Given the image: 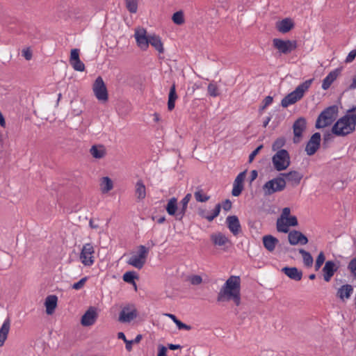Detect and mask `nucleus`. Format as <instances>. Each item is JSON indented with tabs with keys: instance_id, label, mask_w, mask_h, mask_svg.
Here are the masks:
<instances>
[{
	"instance_id": "ea45409f",
	"label": "nucleus",
	"mask_w": 356,
	"mask_h": 356,
	"mask_svg": "<svg viewBox=\"0 0 356 356\" xmlns=\"http://www.w3.org/2000/svg\"><path fill=\"white\" fill-rule=\"evenodd\" d=\"M172 22L177 25H181L184 23V15L182 10L175 12L172 17Z\"/></svg>"
},
{
	"instance_id": "a18cd8bd",
	"label": "nucleus",
	"mask_w": 356,
	"mask_h": 356,
	"mask_svg": "<svg viewBox=\"0 0 356 356\" xmlns=\"http://www.w3.org/2000/svg\"><path fill=\"white\" fill-rule=\"evenodd\" d=\"M277 230L279 232L282 233H288L289 229V225L286 222H284L282 220L278 219L277 221Z\"/></svg>"
},
{
	"instance_id": "2f4dec72",
	"label": "nucleus",
	"mask_w": 356,
	"mask_h": 356,
	"mask_svg": "<svg viewBox=\"0 0 356 356\" xmlns=\"http://www.w3.org/2000/svg\"><path fill=\"white\" fill-rule=\"evenodd\" d=\"M149 44L160 54L164 52L163 42H161V39L159 35L155 34L150 35Z\"/></svg>"
},
{
	"instance_id": "c03bdc74",
	"label": "nucleus",
	"mask_w": 356,
	"mask_h": 356,
	"mask_svg": "<svg viewBox=\"0 0 356 356\" xmlns=\"http://www.w3.org/2000/svg\"><path fill=\"white\" fill-rule=\"evenodd\" d=\"M207 91L208 94L213 97H216L220 95L217 85L213 83H210L208 85Z\"/></svg>"
},
{
	"instance_id": "2eb2a0df",
	"label": "nucleus",
	"mask_w": 356,
	"mask_h": 356,
	"mask_svg": "<svg viewBox=\"0 0 356 356\" xmlns=\"http://www.w3.org/2000/svg\"><path fill=\"white\" fill-rule=\"evenodd\" d=\"M339 268V266L332 260L325 261L322 269L324 280L327 282H330L334 273L338 270Z\"/></svg>"
},
{
	"instance_id": "49530a36",
	"label": "nucleus",
	"mask_w": 356,
	"mask_h": 356,
	"mask_svg": "<svg viewBox=\"0 0 356 356\" xmlns=\"http://www.w3.org/2000/svg\"><path fill=\"white\" fill-rule=\"evenodd\" d=\"M70 65L72 66L74 70L79 71V72H83L86 69L85 65L80 60H76L73 62L70 63Z\"/></svg>"
},
{
	"instance_id": "13d9d810",
	"label": "nucleus",
	"mask_w": 356,
	"mask_h": 356,
	"mask_svg": "<svg viewBox=\"0 0 356 356\" xmlns=\"http://www.w3.org/2000/svg\"><path fill=\"white\" fill-rule=\"evenodd\" d=\"M190 282L193 285H199L202 282V278L200 275H194L190 277Z\"/></svg>"
},
{
	"instance_id": "f3484780",
	"label": "nucleus",
	"mask_w": 356,
	"mask_h": 356,
	"mask_svg": "<svg viewBox=\"0 0 356 356\" xmlns=\"http://www.w3.org/2000/svg\"><path fill=\"white\" fill-rule=\"evenodd\" d=\"M226 223L229 231L234 236H237L242 231L238 218L236 216H229L226 218Z\"/></svg>"
},
{
	"instance_id": "b1692460",
	"label": "nucleus",
	"mask_w": 356,
	"mask_h": 356,
	"mask_svg": "<svg viewBox=\"0 0 356 356\" xmlns=\"http://www.w3.org/2000/svg\"><path fill=\"white\" fill-rule=\"evenodd\" d=\"M294 26L293 21L290 18H285L277 23V29L282 33L289 32Z\"/></svg>"
},
{
	"instance_id": "4468645a",
	"label": "nucleus",
	"mask_w": 356,
	"mask_h": 356,
	"mask_svg": "<svg viewBox=\"0 0 356 356\" xmlns=\"http://www.w3.org/2000/svg\"><path fill=\"white\" fill-rule=\"evenodd\" d=\"M97 317L98 314L97 308L95 307H90L81 316V324L85 327L91 326L95 324Z\"/></svg>"
},
{
	"instance_id": "c9c22d12",
	"label": "nucleus",
	"mask_w": 356,
	"mask_h": 356,
	"mask_svg": "<svg viewBox=\"0 0 356 356\" xmlns=\"http://www.w3.org/2000/svg\"><path fill=\"white\" fill-rule=\"evenodd\" d=\"M299 253L302 256L303 263L307 267H311L313 264L314 259L311 254L305 250L304 249H300Z\"/></svg>"
},
{
	"instance_id": "37998d69",
	"label": "nucleus",
	"mask_w": 356,
	"mask_h": 356,
	"mask_svg": "<svg viewBox=\"0 0 356 356\" xmlns=\"http://www.w3.org/2000/svg\"><path fill=\"white\" fill-rule=\"evenodd\" d=\"M126 7L131 13H136L138 10V0H126Z\"/></svg>"
},
{
	"instance_id": "774afa93",
	"label": "nucleus",
	"mask_w": 356,
	"mask_h": 356,
	"mask_svg": "<svg viewBox=\"0 0 356 356\" xmlns=\"http://www.w3.org/2000/svg\"><path fill=\"white\" fill-rule=\"evenodd\" d=\"M356 88V75L353 79L352 83L349 86V90H355Z\"/></svg>"
},
{
	"instance_id": "f257e3e1",
	"label": "nucleus",
	"mask_w": 356,
	"mask_h": 356,
	"mask_svg": "<svg viewBox=\"0 0 356 356\" xmlns=\"http://www.w3.org/2000/svg\"><path fill=\"white\" fill-rule=\"evenodd\" d=\"M216 300L218 302L232 300L236 306H239L241 303V277L231 275L220 289Z\"/></svg>"
},
{
	"instance_id": "8fccbe9b",
	"label": "nucleus",
	"mask_w": 356,
	"mask_h": 356,
	"mask_svg": "<svg viewBox=\"0 0 356 356\" xmlns=\"http://www.w3.org/2000/svg\"><path fill=\"white\" fill-rule=\"evenodd\" d=\"M220 209H221V204L218 203L216 205L212 213L208 217V221L211 222L213 220L214 218H216L217 216H218L220 214Z\"/></svg>"
},
{
	"instance_id": "c756f323",
	"label": "nucleus",
	"mask_w": 356,
	"mask_h": 356,
	"mask_svg": "<svg viewBox=\"0 0 356 356\" xmlns=\"http://www.w3.org/2000/svg\"><path fill=\"white\" fill-rule=\"evenodd\" d=\"M211 239L214 245L218 246L225 245L227 242H229L228 238L221 232L211 234Z\"/></svg>"
},
{
	"instance_id": "7c9ffc66",
	"label": "nucleus",
	"mask_w": 356,
	"mask_h": 356,
	"mask_svg": "<svg viewBox=\"0 0 356 356\" xmlns=\"http://www.w3.org/2000/svg\"><path fill=\"white\" fill-rule=\"evenodd\" d=\"M135 188V193L137 199L139 200L145 199L146 196V188L143 180H138Z\"/></svg>"
},
{
	"instance_id": "4c0bfd02",
	"label": "nucleus",
	"mask_w": 356,
	"mask_h": 356,
	"mask_svg": "<svg viewBox=\"0 0 356 356\" xmlns=\"http://www.w3.org/2000/svg\"><path fill=\"white\" fill-rule=\"evenodd\" d=\"M334 134L332 133V128L331 131H326L323 134L322 147L323 149H327L330 146V143L333 141Z\"/></svg>"
},
{
	"instance_id": "6e6552de",
	"label": "nucleus",
	"mask_w": 356,
	"mask_h": 356,
	"mask_svg": "<svg viewBox=\"0 0 356 356\" xmlns=\"http://www.w3.org/2000/svg\"><path fill=\"white\" fill-rule=\"evenodd\" d=\"M92 90L96 98L102 102H106L108 99V95L106 86L101 76H98L92 86Z\"/></svg>"
},
{
	"instance_id": "bf43d9fd",
	"label": "nucleus",
	"mask_w": 356,
	"mask_h": 356,
	"mask_svg": "<svg viewBox=\"0 0 356 356\" xmlns=\"http://www.w3.org/2000/svg\"><path fill=\"white\" fill-rule=\"evenodd\" d=\"M232 202L230 201V200L229 199H227L225 200V201L222 202V203L221 204V207H222V209L225 211H229L231 209H232Z\"/></svg>"
},
{
	"instance_id": "6e6d98bb",
	"label": "nucleus",
	"mask_w": 356,
	"mask_h": 356,
	"mask_svg": "<svg viewBox=\"0 0 356 356\" xmlns=\"http://www.w3.org/2000/svg\"><path fill=\"white\" fill-rule=\"evenodd\" d=\"M287 225L291 227H295L298 225V219L295 216H290L286 218Z\"/></svg>"
},
{
	"instance_id": "5fc2aeb1",
	"label": "nucleus",
	"mask_w": 356,
	"mask_h": 356,
	"mask_svg": "<svg viewBox=\"0 0 356 356\" xmlns=\"http://www.w3.org/2000/svg\"><path fill=\"white\" fill-rule=\"evenodd\" d=\"M263 147V145H260L250 153L248 158L249 163H252L253 161L254 157L259 153Z\"/></svg>"
},
{
	"instance_id": "cd10ccee",
	"label": "nucleus",
	"mask_w": 356,
	"mask_h": 356,
	"mask_svg": "<svg viewBox=\"0 0 356 356\" xmlns=\"http://www.w3.org/2000/svg\"><path fill=\"white\" fill-rule=\"evenodd\" d=\"M178 98V95L176 92V86L175 83L172 85L170 88L169 94H168V109L171 111L175 108V101Z\"/></svg>"
},
{
	"instance_id": "09e8293b",
	"label": "nucleus",
	"mask_w": 356,
	"mask_h": 356,
	"mask_svg": "<svg viewBox=\"0 0 356 356\" xmlns=\"http://www.w3.org/2000/svg\"><path fill=\"white\" fill-rule=\"evenodd\" d=\"M148 252V248H147L145 245H140L138 246V254L137 256H138L146 262Z\"/></svg>"
},
{
	"instance_id": "338daca9",
	"label": "nucleus",
	"mask_w": 356,
	"mask_h": 356,
	"mask_svg": "<svg viewBox=\"0 0 356 356\" xmlns=\"http://www.w3.org/2000/svg\"><path fill=\"white\" fill-rule=\"evenodd\" d=\"M258 176V172L256 170H253L251 171L250 172V182H252L254 180H255L257 179Z\"/></svg>"
},
{
	"instance_id": "e433bc0d",
	"label": "nucleus",
	"mask_w": 356,
	"mask_h": 356,
	"mask_svg": "<svg viewBox=\"0 0 356 356\" xmlns=\"http://www.w3.org/2000/svg\"><path fill=\"white\" fill-rule=\"evenodd\" d=\"M128 264L138 269H141L144 266L145 261L143 260L141 258H140L138 256L134 255L129 259V260L128 261Z\"/></svg>"
},
{
	"instance_id": "de8ad7c7",
	"label": "nucleus",
	"mask_w": 356,
	"mask_h": 356,
	"mask_svg": "<svg viewBox=\"0 0 356 356\" xmlns=\"http://www.w3.org/2000/svg\"><path fill=\"white\" fill-rule=\"evenodd\" d=\"M325 260V257L323 252H320L315 262V270H318Z\"/></svg>"
},
{
	"instance_id": "f8f14e48",
	"label": "nucleus",
	"mask_w": 356,
	"mask_h": 356,
	"mask_svg": "<svg viewBox=\"0 0 356 356\" xmlns=\"http://www.w3.org/2000/svg\"><path fill=\"white\" fill-rule=\"evenodd\" d=\"M307 128V120L304 117L298 118L293 124V131L294 134L293 143H299L300 138L302 136V133Z\"/></svg>"
},
{
	"instance_id": "ddd939ff",
	"label": "nucleus",
	"mask_w": 356,
	"mask_h": 356,
	"mask_svg": "<svg viewBox=\"0 0 356 356\" xmlns=\"http://www.w3.org/2000/svg\"><path fill=\"white\" fill-rule=\"evenodd\" d=\"M138 316V312L134 305H128L122 308L119 315V321L129 323Z\"/></svg>"
},
{
	"instance_id": "5701e85b",
	"label": "nucleus",
	"mask_w": 356,
	"mask_h": 356,
	"mask_svg": "<svg viewBox=\"0 0 356 356\" xmlns=\"http://www.w3.org/2000/svg\"><path fill=\"white\" fill-rule=\"evenodd\" d=\"M58 298L55 295L48 296L44 302L46 313L49 315L52 314L57 307Z\"/></svg>"
},
{
	"instance_id": "dca6fc26",
	"label": "nucleus",
	"mask_w": 356,
	"mask_h": 356,
	"mask_svg": "<svg viewBox=\"0 0 356 356\" xmlns=\"http://www.w3.org/2000/svg\"><path fill=\"white\" fill-rule=\"evenodd\" d=\"M289 242L292 245H296L298 243L301 245H306L308 243L307 237L301 232L298 230H292L288 235Z\"/></svg>"
},
{
	"instance_id": "a19ab883",
	"label": "nucleus",
	"mask_w": 356,
	"mask_h": 356,
	"mask_svg": "<svg viewBox=\"0 0 356 356\" xmlns=\"http://www.w3.org/2000/svg\"><path fill=\"white\" fill-rule=\"evenodd\" d=\"M286 143V139L284 137H280L277 138L272 145V149L273 151H278L280 149H282V147L285 145Z\"/></svg>"
},
{
	"instance_id": "393cba45",
	"label": "nucleus",
	"mask_w": 356,
	"mask_h": 356,
	"mask_svg": "<svg viewBox=\"0 0 356 356\" xmlns=\"http://www.w3.org/2000/svg\"><path fill=\"white\" fill-rule=\"evenodd\" d=\"M90 153L93 158L101 159L106 155V149L103 145H94L90 149Z\"/></svg>"
},
{
	"instance_id": "72a5a7b5",
	"label": "nucleus",
	"mask_w": 356,
	"mask_h": 356,
	"mask_svg": "<svg viewBox=\"0 0 356 356\" xmlns=\"http://www.w3.org/2000/svg\"><path fill=\"white\" fill-rule=\"evenodd\" d=\"M101 191L103 193H106L111 191L113 188L112 179L108 177H104L101 179L100 183Z\"/></svg>"
},
{
	"instance_id": "6ab92c4d",
	"label": "nucleus",
	"mask_w": 356,
	"mask_h": 356,
	"mask_svg": "<svg viewBox=\"0 0 356 356\" xmlns=\"http://www.w3.org/2000/svg\"><path fill=\"white\" fill-rule=\"evenodd\" d=\"M353 292V287L349 284H346L339 287L337 291L336 296L342 302L349 299Z\"/></svg>"
},
{
	"instance_id": "0eeeda50",
	"label": "nucleus",
	"mask_w": 356,
	"mask_h": 356,
	"mask_svg": "<svg viewBox=\"0 0 356 356\" xmlns=\"http://www.w3.org/2000/svg\"><path fill=\"white\" fill-rule=\"evenodd\" d=\"M286 187V181L282 177H277L266 182L263 186L265 195H270L276 192L283 191Z\"/></svg>"
},
{
	"instance_id": "4d7b16f0",
	"label": "nucleus",
	"mask_w": 356,
	"mask_h": 356,
	"mask_svg": "<svg viewBox=\"0 0 356 356\" xmlns=\"http://www.w3.org/2000/svg\"><path fill=\"white\" fill-rule=\"evenodd\" d=\"M78 59H80L79 49H72L70 52V63L73 62Z\"/></svg>"
},
{
	"instance_id": "423d86ee",
	"label": "nucleus",
	"mask_w": 356,
	"mask_h": 356,
	"mask_svg": "<svg viewBox=\"0 0 356 356\" xmlns=\"http://www.w3.org/2000/svg\"><path fill=\"white\" fill-rule=\"evenodd\" d=\"M273 46L280 54L288 55L297 48L298 44L296 40L274 38Z\"/></svg>"
},
{
	"instance_id": "603ef678",
	"label": "nucleus",
	"mask_w": 356,
	"mask_h": 356,
	"mask_svg": "<svg viewBox=\"0 0 356 356\" xmlns=\"http://www.w3.org/2000/svg\"><path fill=\"white\" fill-rule=\"evenodd\" d=\"M87 280H88L87 277H84L81 278L79 282L73 284L72 289H74L75 290L81 289V288L83 287Z\"/></svg>"
},
{
	"instance_id": "a211bd4d",
	"label": "nucleus",
	"mask_w": 356,
	"mask_h": 356,
	"mask_svg": "<svg viewBox=\"0 0 356 356\" xmlns=\"http://www.w3.org/2000/svg\"><path fill=\"white\" fill-rule=\"evenodd\" d=\"M341 70L342 67H338L331 71L323 80L321 86L322 88L325 90H327L332 83L337 79L338 76L341 74Z\"/></svg>"
},
{
	"instance_id": "bb28decb",
	"label": "nucleus",
	"mask_w": 356,
	"mask_h": 356,
	"mask_svg": "<svg viewBox=\"0 0 356 356\" xmlns=\"http://www.w3.org/2000/svg\"><path fill=\"white\" fill-rule=\"evenodd\" d=\"M10 321L6 318L0 328V347L3 346L4 342L7 339L10 330Z\"/></svg>"
},
{
	"instance_id": "052dcab7",
	"label": "nucleus",
	"mask_w": 356,
	"mask_h": 356,
	"mask_svg": "<svg viewBox=\"0 0 356 356\" xmlns=\"http://www.w3.org/2000/svg\"><path fill=\"white\" fill-rule=\"evenodd\" d=\"M355 57H356V49H355L349 52V54H348V56L345 60V62L346 63H351L352 61H353L355 60Z\"/></svg>"
},
{
	"instance_id": "3c124183",
	"label": "nucleus",
	"mask_w": 356,
	"mask_h": 356,
	"mask_svg": "<svg viewBox=\"0 0 356 356\" xmlns=\"http://www.w3.org/2000/svg\"><path fill=\"white\" fill-rule=\"evenodd\" d=\"M348 269L351 273L353 277L356 279V257L350 261L348 265Z\"/></svg>"
},
{
	"instance_id": "aec40b11",
	"label": "nucleus",
	"mask_w": 356,
	"mask_h": 356,
	"mask_svg": "<svg viewBox=\"0 0 356 356\" xmlns=\"http://www.w3.org/2000/svg\"><path fill=\"white\" fill-rule=\"evenodd\" d=\"M282 272L294 281H300L302 277V271L296 267L285 266L282 268Z\"/></svg>"
},
{
	"instance_id": "9d476101",
	"label": "nucleus",
	"mask_w": 356,
	"mask_h": 356,
	"mask_svg": "<svg viewBox=\"0 0 356 356\" xmlns=\"http://www.w3.org/2000/svg\"><path fill=\"white\" fill-rule=\"evenodd\" d=\"M134 37L138 47L143 51L147 50L150 42V35H147L146 29L144 28L136 29Z\"/></svg>"
},
{
	"instance_id": "f03ea898",
	"label": "nucleus",
	"mask_w": 356,
	"mask_h": 356,
	"mask_svg": "<svg viewBox=\"0 0 356 356\" xmlns=\"http://www.w3.org/2000/svg\"><path fill=\"white\" fill-rule=\"evenodd\" d=\"M356 114H346L332 125V133L336 136L344 137L355 131Z\"/></svg>"
},
{
	"instance_id": "c85d7f7f",
	"label": "nucleus",
	"mask_w": 356,
	"mask_h": 356,
	"mask_svg": "<svg viewBox=\"0 0 356 356\" xmlns=\"http://www.w3.org/2000/svg\"><path fill=\"white\" fill-rule=\"evenodd\" d=\"M165 210L167 213L172 216H175L176 218V215L178 212V207H177V199L175 197L170 198L167 205L165 206Z\"/></svg>"
},
{
	"instance_id": "e2e57ef3",
	"label": "nucleus",
	"mask_w": 356,
	"mask_h": 356,
	"mask_svg": "<svg viewBox=\"0 0 356 356\" xmlns=\"http://www.w3.org/2000/svg\"><path fill=\"white\" fill-rule=\"evenodd\" d=\"M22 53L26 60H30L32 58V51L29 48L24 49Z\"/></svg>"
},
{
	"instance_id": "7ed1b4c3",
	"label": "nucleus",
	"mask_w": 356,
	"mask_h": 356,
	"mask_svg": "<svg viewBox=\"0 0 356 356\" xmlns=\"http://www.w3.org/2000/svg\"><path fill=\"white\" fill-rule=\"evenodd\" d=\"M312 81L313 79H311L300 83L293 91L289 93L282 99L281 106L284 108H286L302 99L304 93L311 86Z\"/></svg>"
},
{
	"instance_id": "f704fd0d",
	"label": "nucleus",
	"mask_w": 356,
	"mask_h": 356,
	"mask_svg": "<svg viewBox=\"0 0 356 356\" xmlns=\"http://www.w3.org/2000/svg\"><path fill=\"white\" fill-rule=\"evenodd\" d=\"M244 188L243 181L235 179L232 191V195L234 197L239 196Z\"/></svg>"
},
{
	"instance_id": "412c9836",
	"label": "nucleus",
	"mask_w": 356,
	"mask_h": 356,
	"mask_svg": "<svg viewBox=\"0 0 356 356\" xmlns=\"http://www.w3.org/2000/svg\"><path fill=\"white\" fill-rule=\"evenodd\" d=\"M264 247L270 252L275 250L276 245L279 243V240L270 235H265L262 238Z\"/></svg>"
},
{
	"instance_id": "864d4df0",
	"label": "nucleus",
	"mask_w": 356,
	"mask_h": 356,
	"mask_svg": "<svg viewBox=\"0 0 356 356\" xmlns=\"http://www.w3.org/2000/svg\"><path fill=\"white\" fill-rule=\"evenodd\" d=\"M273 101V97H271V96L266 97L262 102L263 105L260 106L259 111L264 110L267 106H268L270 104H272Z\"/></svg>"
},
{
	"instance_id": "a878e982",
	"label": "nucleus",
	"mask_w": 356,
	"mask_h": 356,
	"mask_svg": "<svg viewBox=\"0 0 356 356\" xmlns=\"http://www.w3.org/2000/svg\"><path fill=\"white\" fill-rule=\"evenodd\" d=\"M280 175L285 177L288 181H291L295 186H298L303 177V175L296 170L281 173Z\"/></svg>"
},
{
	"instance_id": "20e7f679",
	"label": "nucleus",
	"mask_w": 356,
	"mask_h": 356,
	"mask_svg": "<svg viewBox=\"0 0 356 356\" xmlns=\"http://www.w3.org/2000/svg\"><path fill=\"white\" fill-rule=\"evenodd\" d=\"M339 108L337 105L330 106L325 108L318 115L315 127L318 129L330 126L336 120Z\"/></svg>"
},
{
	"instance_id": "58836bf2",
	"label": "nucleus",
	"mask_w": 356,
	"mask_h": 356,
	"mask_svg": "<svg viewBox=\"0 0 356 356\" xmlns=\"http://www.w3.org/2000/svg\"><path fill=\"white\" fill-rule=\"evenodd\" d=\"M169 318H170L172 321L176 324L177 327L179 330H190L191 329V327L188 325H186L181 322L180 320H179L175 315L172 314H166Z\"/></svg>"
},
{
	"instance_id": "680f3d73",
	"label": "nucleus",
	"mask_w": 356,
	"mask_h": 356,
	"mask_svg": "<svg viewBox=\"0 0 356 356\" xmlns=\"http://www.w3.org/2000/svg\"><path fill=\"white\" fill-rule=\"evenodd\" d=\"M197 213L198 215L202 218H205L208 220V217L209 216L210 214H209V211L206 209H203V208H199L197 209Z\"/></svg>"
},
{
	"instance_id": "473e14b6",
	"label": "nucleus",
	"mask_w": 356,
	"mask_h": 356,
	"mask_svg": "<svg viewBox=\"0 0 356 356\" xmlns=\"http://www.w3.org/2000/svg\"><path fill=\"white\" fill-rule=\"evenodd\" d=\"M122 279L124 282L133 284L135 287V289H136L137 286L136 283L135 282V280H138L139 276L137 273L135 271H127L122 276Z\"/></svg>"
},
{
	"instance_id": "1a4fd4ad",
	"label": "nucleus",
	"mask_w": 356,
	"mask_h": 356,
	"mask_svg": "<svg viewBox=\"0 0 356 356\" xmlns=\"http://www.w3.org/2000/svg\"><path fill=\"white\" fill-rule=\"evenodd\" d=\"M94 253L95 250L92 245L90 243L85 244L80 254L81 263L86 266H92L95 262L93 257Z\"/></svg>"
},
{
	"instance_id": "69168bd1",
	"label": "nucleus",
	"mask_w": 356,
	"mask_h": 356,
	"mask_svg": "<svg viewBox=\"0 0 356 356\" xmlns=\"http://www.w3.org/2000/svg\"><path fill=\"white\" fill-rule=\"evenodd\" d=\"M290 213H291V209L289 207H284L283 209H282V215H281V218H288L289 216H290Z\"/></svg>"
},
{
	"instance_id": "39448f33",
	"label": "nucleus",
	"mask_w": 356,
	"mask_h": 356,
	"mask_svg": "<svg viewBox=\"0 0 356 356\" xmlns=\"http://www.w3.org/2000/svg\"><path fill=\"white\" fill-rule=\"evenodd\" d=\"M272 162L277 171L286 170L290 165V155L286 149L278 150L272 158Z\"/></svg>"
},
{
	"instance_id": "9b49d317",
	"label": "nucleus",
	"mask_w": 356,
	"mask_h": 356,
	"mask_svg": "<svg viewBox=\"0 0 356 356\" xmlns=\"http://www.w3.org/2000/svg\"><path fill=\"white\" fill-rule=\"evenodd\" d=\"M321 134L316 132L311 136L305 147V152L308 156L314 155L321 146Z\"/></svg>"
},
{
	"instance_id": "0e129e2a",
	"label": "nucleus",
	"mask_w": 356,
	"mask_h": 356,
	"mask_svg": "<svg viewBox=\"0 0 356 356\" xmlns=\"http://www.w3.org/2000/svg\"><path fill=\"white\" fill-rule=\"evenodd\" d=\"M157 356H167V348L163 345H159Z\"/></svg>"
},
{
	"instance_id": "79ce46f5",
	"label": "nucleus",
	"mask_w": 356,
	"mask_h": 356,
	"mask_svg": "<svg viewBox=\"0 0 356 356\" xmlns=\"http://www.w3.org/2000/svg\"><path fill=\"white\" fill-rule=\"evenodd\" d=\"M194 196L196 201L199 202H205L210 198L209 196L203 194V190L201 188H198V190L194 193Z\"/></svg>"
},
{
	"instance_id": "4be33fe9",
	"label": "nucleus",
	"mask_w": 356,
	"mask_h": 356,
	"mask_svg": "<svg viewBox=\"0 0 356 356\" xmlns=\"http://www.w3.org/2000/svg\"><path fill=\"white\" fill-rule=\"evenodd\" d=\"M191 199V194L188 193L185 195V197L181 200V207L178 210V212L176 215V220L179 221H181L184 216L186 214L187 207L189 201Z\"/></svg>"
}]
</instances>
